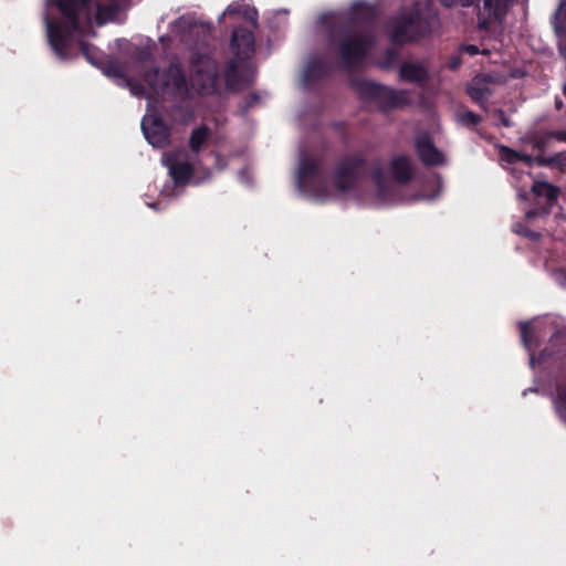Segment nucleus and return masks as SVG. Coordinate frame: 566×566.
<instances>
[{
  "instance_id": "obj_29",
  "label": "nucleus",
  "mask_w": 566,
  "mask_h": 566,
  "mask_svg": "<svg viewBox=\"0 0 566 566\" xmlns=\"http://www.w3.org/2000/svg\"><path fill=\"white\" fill-rule=\"evenodd\" d=\"M133 57L137 62H148L153 60V54L148 49L139 48L135 51Z\"/></svg>"
},
{
  "instance_id": "obj_7",
  "label": "nucleus",
  "mask_w": 566,
  "mask_h": 566,
  "mask_svg": "<svg viewBox=\"0 0 566 566\" xmlns=\"http://www.w3.org/2000/svg\"><path fill=\"white\" fill-rule=\"evenodd\" d=\"M145 82L157 93H167L172 96L188 94L186 74L178 61L170 62L164 71H160L158 66L149 69L145 73Z\"/></svg>"
},
{
  "instance_id": "obj_43",
  "label": "nucleus",
  "mask_w": 566,
  "mask_h": 566,
  "mask_svg": "<svg viewBox=\"0 0 566 566\" xmlns=\"http://www.w3.org/2000/svg\"><path fill=\"white\" fill-rule=\"evenodd\" d=\"M200 27H201L202 29H207V31H208V32L211 30V29H210V27H209V25H206V24H200Z\"/></svg>"
},
{
  "instance_id": "obj_9",
  "label": "nucleus",
  "mask_w": 566,
  "mask_h": 566,
  "mask_svg": "<svg viewBox=\"0 0 566 566\" xmlns=\"http://www.w3.org/2000/svg\"><path fill=\"white\" fill-rule=\"evenodd\" d=\"M430 32L429 20L423 18L419 10H413L397 17L390 38L395 44H403L423 38Z\"/></svg>"
},
{
  "instance_id": "obj_36",
  "label": "nucleus",
  "mask_w": 566,
  "mask_h": 566,
  "mask_svg": "<svg viewBox=\"0 0 566 566\" xmlns=\"http://www.w3.org/2000/svg\"><path fill=\"white\" fill-rule=\"evenodd\" d=\"M247 18L251 21L252 27L255 29L258 27V12L253 10L247 14Z\"/></svg>"
},
{
  "instance_id": "obj_40",
  "label": "nucleus",
  "mask_w": 566,
  "mask_h": 566,
  "mask_svg": "<svg viewBox=\"0 0 566 566\" xmlns=\"http://www.w3.org/2000/svg\"><path fill=\"white\" fill-rule=\"evenodd\" d=\"M444 7L450 8L457 3V0H439Z\"/></svg>"
},
{
  "instance_id": "obj_46",
  "label": "nucleus",
  "mask_w": 566,
  "mask_h": 566,
  "mask_svg": "<svg viewBox=\"0 0 566 566\" xmlns=\"http://www.w3.org/2000/svg\"><path fill=\"white\" fill-rule=\"evenodd\" d=\"M563 92L566 95V84L564 85Z\"/></svg>"
},
{
  "instance_id": "obj_19",
  "label": "nucleus",
  "mask_w": 566,
  "mask_h": 566,
  "mask_svg": "<svg viewBox=\"0 0 566 566\" xmlns=\"http://www.w3.org/2000/svg\"><path fill=\"white\" fill-rule=\"evenodd\" d=\"M532 192L537 197H545L549 205H554L559 196V188L547 181H535Z\"/></svg>"
},
{
  "instance_id": "obj_37",
  "label": "nucleus",
  "mask_w": 566,
  "mask_h": 566,
  "mask_svg": "<svg viewBox=\"0 0 566 566\" xmlns=\"http://www.w3.org/2000/svg\"><path fill=\"white\" fill-rule=\"evenodd\" d=\"M463 50L468 53H470L471 55H475L479 53V48L476 45H473V44H468L463 48Z\"/></svg>"
},
{
  "instance_id": "obj_41",
  "label": "nucleus",
  "mask_w": 566,
  "mask_h": 566,
  "mask_svg": "<svg viewBox=\"0 0 566 566\" xmlns=\"http://www.w3.org/2000/svg\"><path fill=\"white\" fill-rule=\"evenodd\" d=\"M386 54H387L388 59H390V60L396 57V53L394 50H387Z\"/></svg>"
},
{
  "instance_id": "obj_1",
  "label": "nucleus",
  "mask_w": 566,
  "mask_h": 566,
  "mask_svg": "<svg viewBox=\"0 0 566 566\" xmlns=\"http://www.w3.org/2000/svg\"><path fill=\"white\" fill-rule=\"evenodd\" d=\"M375 18L376 13L371 6L356 2L352 6L350 15L332 34V45L339 57L340 66L346 72H353L363 66L374 44L370 34L355 30L356 23H371Z\"/></svg>"
},
{
  "instance_id": "obj_6",
  "label": "nucleus",
  "mask_w": 566,
  "mask_h": 566,
  "mask_svg": "<svg viewBox=\"0 0 566 566\" xmlns=\"http://www.w3.org/2000/svg\"><path fill=\"white\" fill-rule=\"evenodd\" d=\"M367 157L361 151L342 156L334 166V187L344 193L353 191L356 189L359 180L367 176Z\"/></svg>"
},
{
  "instance_id": "obj_28",
  "label": "nucleus",
  "mask_w": 566,
  "mask_h": 566,
  "mask_svg": "<svg viewBox=\"0 0 566 566\" xmlns=\"http://www.w3.org/2000/svg\"><path fill=\"white\" fill-rule=\"evenodd\" d=\"M548 138H549L548 135L544 136V137H534L532 139L533 149L537 150L539 154H543L547 148Z\"/></svg>"
},
{
  "instance_id": "obj_18",
  "label": "nucleus",
  "mask_w": 566,
  "mask_h": 566,
  "mask_svg": "<svg viewBox=\"0 0 566 566\" xmlns=\"http://www.w3.org/2000/svg\"><path fill=\"white\" fill-rule=\"evenodd\" d=\"M211 137V129L207 125H200L192 129L189 137V148L192 153H200Z\"/></svg>"
},
{
  "instance_id": "obj_17",
  "label": "nucleus",
  "mask_w": 566,
  "mask_h": 566,
  "mask_svg": "<svg viewBox=\"0 0 566 566\" xmlns=\"http://www.w3.org/2000/svg\"><path fill=\"white\" fill-rule=\"evenodd\" d=\"M390 172L392 178L401 185H407L412 179V166L411 161L407 156H396L390 161Z\"/></svg>"
},
{
  "instance_id": "obj_15",
  "label": "nucleus",
  "mask_w": 566,
  "mask_h": 566,
  "mask_svg": "<svg viewBox=\"0 0 566 566\" xmlns=\"http://www.w3.org/2000/svg\"><path fill=\"white\" fill-rule=\"evenodd\" d=\"M332 74L331 65L323 59L315 57L311 60L303 73V83L310 86L321 80L328 77Z\"/></svg>"
},
{
  "instance_id": "obj_26",
  "label": "nucleus",
  "mask_w": 566,
  "mask_h": 566,
  "mask_svg": "<svg viewBox=\"0 0 566 566\" xmlns=\"http://www.w3.org/2000/svg\"><path fill=\"white\" fill-rule=\"evenodd\" d=\"M105 73L118 78H123L125 76V71L117 61H109L105 67Z\"/></svg>"
},
{
  "instance_id": "obj_2",
  "label": "nucleus",
  "mask_w": 566,
  "mask_h": 566,
  "mask_svg": "<svg viewBox=\"0 0 566 566\" xmlns=\"http://www.w3.org/2000/svg\"><path fill=\"white\" fill-rule=\"evenodd\" d=\"M230 46L234 57L226 62L223 77L230 92H240L250 87L254 82V70L247 62L255 51L253 30L245 27L235 28L231 34Z\"/></svg>"
},
{
  "instance_id": "obj_39",
  "label": "nucleus",
  "mask_w": 566,
  "mask_h": 566,
  "mask_svg": "<svg viewBox=\"0 0 566 566\" xmlns=\"http://www.w3.org/2000/svg\"><path fill=\"white\" fill-rule=\"evenodd\" d=\"M239 9H240L239 4H230L227 8L226 13H228V14H235V13H239Z\"/></svg>"
},
{
  "instance_id": "obj_30",
  "label": "nucleus",
  "mask_w": 566,
  "mask_h": 566,
  "mask_svg": "<svg viewBox=\"0 0 566 566\" xmlns=\"http://www.w3.org/2000/svg\"><path fill=\"white\" fill-rule=\"evenodd\" d=\"M470 96L475 103L479 104H481L485 98L484 91L482 88H471Z\"/></svg>"
},
{
  "instance_id": "obj_24",
  "label": "nucleus",
  "mask_w": 566,
  "mask_h": 566,
  "mask_svg": "<svg viewBox=\"0 0 566 566\" xmlns=\"http://www.w3.org/2000/svg\"><path fill=\"white\" fill-rule=\"evenodd\" d=\"M459 120L462 125L472 127V126H476L478 124H480L482 118L480 115H478L471 111H465L459 115Z\"/></svg>"
},
{
  "instance_id": "obj_10",
  "label": "nucleus",
  "mask_w": 566,
  "mask_h": 566,
  "mask_svg": "<svg viewBox=\"0 0 566 566\" xmlns=\"http://www.w3.org/2000/svg\"><path fill=\"white\" fill-rule=\"evenodd\" d=\"M323 175L322 161L303 156L296 172V186L302 193L319 195L324 186L319 182Z\"/></svg>"
},
{
  "instance_id": "obj_27",
  "label": "nucleus",
  "mask_w": 566,
  "mask_h": 566,
  "mask_svg": "<svg viewBox=\"0 0 566 566\" xmlns=\"http://www.w3.org/2000/svg\"><path fill=\"white\" fill-rule=\"evenodd\" d=\"M367 176H370L373 181H375V180L381 181V179L386 178L385 171L379 161H377L370 170L367 169Z\"/></svg>"
},
{
  "instance_id": "obj_22",
  "label": "nucleus",
  "mask_w": 566,
  "mask_h": 566,
  "mask_svg": "<svg viewBox=\"0 0 566 566\" xmlns=\"http://www.w3.org/2000/svg\"><path fill=\"white\" fill-rule=\"evenodd\" d=\"M78 46H80V51L81 53L85 56V59L96 65L98 63V57H99V51L97 48H95L93 44L84 41V40H80L78 41Z\"/></svg>"
},
{
  "instance_id": "obj_11",
  "label": "nucleus",
  "mask_w": 566,
  "mask_h": 566,
  "mask_svg": "<svg viewBox=\"0 0 566 566\" xmlns=\"http://www.w3.org/2000/svg\"><path fill=\"white\" fill-rule=\"evenodd\" d=\"M142 129L147 142L157 148L170 144V128L160 116H151L142 120Z\"/></svg>"
},
{
  "instance_id": "obj_3",
  "label": "nucleus",
  "mask_w": 566,
  "mask_h": 566,
  "mask_svg": "<svg viewBox=\"0 0 566 566\" xmlns=\"http://www.w3.org/2000/svg\"><path fill=\"white\" fill-rule=\"evenodd\" d=\"M88 2L90 0H59L57 8L64 20L46 19L49 43L61 60L69 57L73 34L81 30L78 9L87 6Z\"/></svg>"
},
{
  "instance_id": "obj_42",
  "label": "nucleus",
  "mask_w": 566,
  "mask_h": 566,
  "mask_svg": "<svg viewBox=\"0 0 566 566\" xmlns=\"http://www.w3.org/2000/svg\"><path fill=\"white\" fill-rule=\"evenodd\" d=\"M535 216H536V212H535V211H533V210H530V211L526 213V217H527V218H530V219H531V218H534Z\"/></svg>"
},
{
  "instance_id": "obj_33",
  "label": "nucleus",
  "mask_w": 566,
  "mask_h": 566,
  "mask_svg": "<svg viewBox=\"0 0 566 566\" xmlns=\"http://www.w3.org/2000/svg\"><path fill=\"white\" fill-rule=\"evenodd\" d=\"M497 114L500 116L501 124L504 127H512L513 126V123L511 122V119L505 115V113L502 109H499Z\"/></svg>"
},
{
  "instance_id": "obj_4",
  "label": "nucleus",
  "mask_w": 566,
  "mask_h": 566,
  "mask_svg": "<svg viewBox=\"0 0 566 566\" xmlns=\"http://www.w3.org/2000/svg\"><path fill=\"white\" fill-rule=\"evenodd\" d=\"M352 88L366 102H375L382 112L402 108L411 104L409 91L395 90L368 80L353 78Z\"/></svg>"
},
{
  "instance_id": "obj_31",
  "label": "nucleus",
  "mask_w": 566,
  "mask_h": 566,
  "mask_svg": "<svg viewBox=\"0 0 566 566\" xmlns=\"http://www.w3.org/2000/svg\"><path fill=\"white\" fill-rule=\"evenodd\" d=\"M259 99H260V96L258 93L252 92V93L248 94L244 99L245 108L253 107L259 102Z\"/></svg>"
},
{
  "instance_id": "obj_25",
  "label": "nucleus",
  "mask_w": 566,
  "mask_h": 566,
  "mask_svg": "<svg viewBox=\"0 0 566 566\" xmlns=\"http://www.w3.org/2000/svg\"><path fill=\"white\" fill-rule=\"evenodd\" d=\"M500 156L502 160L506 161L510 165H513L518 161L520 151H516L510 148L509 146H501Z\"/></svg>"
},
{
  "instance_id": "obj_45",
  "label": "nucleus",
  "mask_w": 566,
  "mask_h": 566,
  "mask_svg": "<svg viewBox=\"0 0 566 566\" xmlns=\"http://www.w3.org/2000/svg\"><path fill=\"white\" fill-rule=\"evenodd\" d=\"M149 206H150L151 208H154V209H157V205H156V203H151V205H149Z\"/></svg>"
},
{
  "instance_id": "obj_34",
  "label": "nucleus",
  "mask_w": 566,
  "mask_h": 566,
  "mask_svg": "<svg viewBox=\"0 0 566 566\" xmlns=\"http://www.w3.org/2000/svg\"><path fill=\"white\" fill-rule=\"evenodd\" d=\"M548 136L566 143V130L551 132L548 133Z\"/></svg>"
},
{
  "instance_id": "obj_8",
  "label": "nucleus",
  "mask_w": 566,
  "mask_h": 566,
  "mask_svg": "<svg viewBox=\"0 0 566 566\" xmlns=\"http://www.w3.org/2000/svg\"><path fill=\"white\" fill-rule=\"evenodd\" d=\"M190 82L199 95H213L218 92V66L205 53L195 52L190 56Z\"/></svg>"
},
{
  "instance_id": "obj_44",
  "label": "nucleus",
  "mask_w": 566,
  "mask_h": 566,
  "mask_svg": "<svg viewBox=\"0 0 566 566\" xmlns=\"http://www.w3.org/2000/svg\"><path fill=\"white\" fill-rule=\"evenodd\" d=\"M458 63L457 62H452V64L450 65V69L454 70L457 67Z\"/></svg>"
},
{
  "instance_id": "obj_21",
  "label": "nucleus",
  "mask_w": 566,
  "mask_h": 566,
  "mask_svg": "<svg viewBox=\"0 0 566 566\" xmlns=\"http://www.w3.org/2000/svg\"><path fill=\"white\" fill-rule=\"evenodd\" d=\"M521 329V338L523 345L528 349L532 350L533 347L537 345V339L534 334V328L530 323H521L520 324Z\"/></svg>"
},
{
  "instance_id": "obj_12",
  "label": "nucleus",
  "mask_w": 566,
  "mask_h": 566,
  "mask_svg": "<svg viewBox=\"0 0 566 566\" xmlns=\"http://www.w3.org/2000/svg\"><path fill=\"white\" fill-rule=\"evenodd\" d=\"M510 0H484L483 9L478 13L480 30L488 31L493 22L501 23L507 13Z\"/></svg>"
},
{
  "instance_id": "obj_5",
  "label": "nucleus",
  "mask_w": 566,
  "mask_h": 566,
  "mask_svg": "<svg viewBox=\"0 0 566 566\" xmlns=\"http://www.w3.org/2000/svg\"><path fill=\"white\" fill-rule=\"evenodd\" d=\"M539 363H551L560 375L556 381L555 410L560 421L566 426V340L559 342L558 335H554L549 346L538 355Z\"/></svg>"
},
{
  "instance_id": "obj_23",
  "label": "nucleus",
  "mask_w": 566,
  "mask_h": 566,
  "mask_svg": "<svg viewBox=\"0 0 566 566\" xmlns=\"http://www.w3.org/2000/svg\"><path fill=\"white\" fill-rule=\"evenodd\" d=\"M565 159V154L559 153L552 157H544L543 154L534 156V164L541 167H554Z\"/></svg>"
},
{
  "instance_id": "obj_13",
  "label": "nucleus",
  "mask_w": 566,
  "mask_h": 566,
  "mask_svg": "<svg viewBox=\"0 0 566 566\" xmlns=\"http://www.w3.org/2000/svg\"><path fill=\"white\" fill-rule=\"evenodd\" d=\"M416 150L424 166H439L444 161L443 154L434 146L429 135L416 139Z\"/></svg>"
},
{
  "instance_id": "obj_32",
  "label": "nucleus",
  "mask_w": 566,
  "mask_h": 566,
  "mask_svg": "<svg viewBox=\"0 0 566 566\" xmlns=\"http://www.w3.org/2000/svg\"><path fill=\"white\" fill-rule=\"evenodd\" d=\"M375 184V187H376V190L378 193H385L387 191V179L384 178L380 180H375L374 181Z\"/></svg>"
},
{
  "instance_id": "obj_16",
  "label": "nucleus",
  "mask_w": 566,
  "mask_h": 566,
  "mask_svg": "<svg viewBox=\"0 0 566 566\" xmlns=\"http://www.w3.org/2000/svg\"><path fill=\"white\" fill-rule=\"evenodd\" d=\"M399 77L407 83L424 85L430 76L424 65L416 62H402L399 67Z\"/></svg>"
},
{
  "instance_id": "obj_35",
  "label": "nucleus",
  "mask_w": 566,
  "mask_h": 566,
  "mask_svg": "<svg viewBox=\"0 0 566 566\" xmlns=\"http://www.w3.org/2000/svg\"><path fill=\"white\" fill-rule=\"evenodd\" d=\"M518 161H523L526 165L532 166L534 164V156L520 153Z\"/></svg>"
},
{
  "instance_id": "obj_14",
  "label": "nucleus",
  "mask_w": 566,
  "mask_h": 566,
  "mask_svg": "<svg viewBox=\"0 0 566 566\" xmlns=\"http://www.w3.org/2000/svg\"><path fill=\"white\" fill-rule=\"evenodd\" d=\"M169 175L177 187L185 186L193 176L195 168L189 161H179L175 158L168 157L166 160Z\"/></svg>"
},
{
  "instance_id": "obj_20",
  "label": "nucleus",
  "mask_w": 566,
  "mask_h": 566,
  "mask_svg": "<svg viewBox=\"0 0 566 566\" xmlns=\"http://www.w3.org/2000/svg\"><path fill=\"white\" fill-rule=\"evenodd\" d=\"M554 31L558 36L566 35V2L563 1L556 10L553 19Z\"/></svg>"
},
{
  "instance_id": "obj_38",
  "label": "nucleus",
  "mask_w": 566,
  "mask_h": 566,
  "mask_svg": "<svg viewBox=\"0 0 566 566\" xmlns=\"http://www.w3.org/2000/svg\"><path fill=\"white\" fill-rule=\"evenodd\" d=\"M479 2H480V0H459V3L463 8L472 7L474 4H478Z\"/></svg>"
}]
</instances>
